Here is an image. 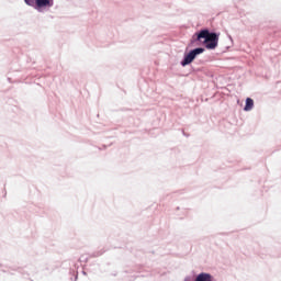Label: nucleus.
<instances>
[{
    "mask_svg": "<svg viewBox=\"0 0 281 281\" xmlns=\"http://www.w3.org/2000/svg\"><path fill=\"white\" fill-rule=\"evenodd\" d=\"M204 40L206 49H216L218 47V34L210 33L209 30H202L196 34L195 41Z\"/></svg>",
    "mask_w": 281,
    "mask_h": 281,
    "instance_id": "obj_1",
    "label": "nucleus"
},
{
    "mask_svg": "<svg viewBox=\"0 0 281 281\" xmlns=\"http://www.w3.org/2000/svg\"><path fill=\"white\" fill-rule=\"evenodd\" d=\"M26 5H31L36 10H43V8H52L54 0H24Z\"/></svg>",
    "mask_w": 281,
    "mask_h": 281,
    "instance_id": "obj_2",
    "label": "nucleus"
},
{
    "mask_svg": "<svg viewBox=\"0 0 281 281\" xmlns=\"http://www.w3.org/2000/svg\"><path fill=\"white\" fill-rule=\"evenodd\" d=\"M205 52V48H194L190 53H188L184 56V59L181 61L182 67H186L187 65H190V63H193L194 58L199 56V54H203Z\"/></svg>",
    "mask_w": 281,
    "mask_h": 281,
    "instance_id": "obj_3",
    "label": "nucleus"
},
{
    "mask_svg": "<svg viewBox=\"0 0 281 281\" xmlns=\"http://www.w3.org/2000/svg\"><path fill=\"white\" fill-rule=\"evenodd\" d=\"M194 281H212V276L210 273H200Z\"/></svg>",
    "mask_w": 281,
    "mask_h": 281,
    "instance_id": "obj_4",
    "label": "nucleus"
},
{
    "mask_svg": "<svg viewBox=\"0 0 281 281\" xmlns=\"http://www.w3.org/2000/svg\"><path fill=\"white\" fill-rule=\"evenodd\" d=\"M254 109V99L247 98L246 99V105L244 108L245 111H251Z\"/></svg>",
    "mask_w": 281,
    "mask_h": 281,
    "instance_id": "obj_5",
    "label": "nucleus"
}]
</instances>
